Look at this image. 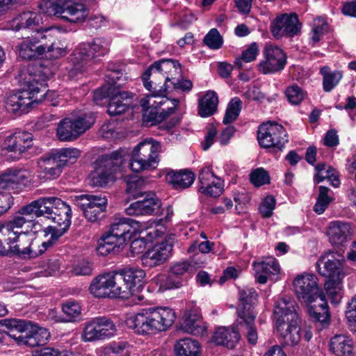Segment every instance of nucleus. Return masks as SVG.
Segmentation results:
<instances>
[{
	"instance_id": "f257e3e1",
	"label": "nucleus",
	"mask_w": 356,
	"mask_h": 356,
	"mask_svg": "<svg viewBox=\"0 0 356 356\" xmlns=\"http://www.w3.org/2000/svg\"><path fill=\"white\" fill-rule=\"evenodd\" d=\"M181 65L174 59H161L154 62L143 73L144 86L152 92V97H165L167 81L181 76Z\"/></svg>"
},
{
	"instance_id": "f03ea898",
	"label": "nucleus",
	"mask_w": 356,
	"mask_h": 356,
	"mask_svg": "<svg viewBox=\"0 0 356 356\" xmlns=\"http://www.w3.org/2000/svg\"><path fill=\"white\" fill-rule=\"evenodd\" d=\"M139 227L138 222L128 218L113 222L98 241L97 254L106 256L111 252H118L127 241L139 234Z\"/></svg>"
},
{
	"instance_id": "7ed1b4c3",
	"label": "nucleus",
	"mask_w": 356,
	"mask_h": 356,
	"mask_svg": "<svg viewBox=\"0 0 356 356\" xmlns=\"http://www.w3.org/2000/svg\"><path fill=\"white\" fill-rule=\"evenodd\" d=\"M175 318V312L168 307H153L143 309L129 318L127 324L139 334H152L166 330Z\"/></svg>"
},
{
	"instance_id": "20e7f679",
	"label": "nucleus",
	"mask_w": 356,
	"mask_h": 356,
	"mask_svg": "<svg viewBox=\"0 0 356 356\" xmlns=\"http://www.w3.org/2000/svg\"><path fill=\"white\" fill-rule=\"evenodd\" d=\"M258 294L253 288H244L239 290V305L237 309L238 325L249 343L255 345L258 339L257 329L255 325L257 314L254 311L257 303Z\"/></svg>"
},
{
	"instance_id": "39448f33",
	"label": "nucleus",
	"mask_w": 356,
	"mask_h": 356,
	"mask_svg": "<svg viewBox=\"0 0 356 356\" xmlns=\"http://www.w3.org/2000/svg\"><path fill=\"white\" fill-rule=\"evenodd\" d=\"M112 291L111 298L127 299L134 296L141 286L145 277V271L138 267H124L110 272Z\"/></svg>"
},
{
	"instance_id": "423d86ee",
	"label": "nucleus",
	"mask_w": 356,
	"mask_h": 356,
	"mask_svg": "<svg viewBox=\"0 0 356 356\" xmlns=\"http://www.w3.org/2000/svg\"><path fill=\"white\" fill-rule=\"evenodd\" d=\"M47 203L52 204L51 202H45L38 203V207L42 213V216L52 219L56 224V226H49L44 229L46 235L50 234L51 239L55 241L69 229L71 225L72 210L66 202H58L55 207L47 205Z\"/></svg>"
},
{
	"instance_id": "0eeeda50",
	"label": "nucleus",
	"mask_w": 356,
	"mask_h": 356,
	"mask_svg": "<svg viewBox=\"0 0 356 356\" xmlns=\"http://www.w3.org/2000/svg\"><path fill=\"white\" fill-rule=\"evenodd\" d=\"M5 325L18 332V335L10 334V336L19 343L33 348L43 346L50 337L47 329L33 325L30 321L20 319H5Z\"/></svg>"
},
{
	"instance_id": "6e6552de",
	"label": "nucleus",
	"mask_w": 356,
	"mask_h": 356,
	"mask_svg": "<svg viewBox=\"0 0 356 356\" xmlns=\"http://www.w3.org/2000/svg\"><path fill=\"white\" fill-rule=\"evenodd\" d=\"M39 8L48 16H58L71 23L81 22L87 15L83 3H72L70 0H42Z\"/></svg>"
},
{
	"instance_id": "1a4fd4ad",
	"label": "nucleus",
	"mask_w": 356,
	"mask_h": 356,
	"mask_svg": "<svg viewBox=\"0 0 356 356\" xmlns=\"http://www.w3.org/2000/svg\"><path fill=\"white\" fill-rule=\"evenodd\" d=\"M122 156L118 151L99 156L93 163L94 170L88 177V184L92 186L103 187L113 179V175L120 170Z\"/></svg>"
},
{
	"instance_id": "9d476101",
	"label": "nucleus",
	"mask_w": 356,
	"mask_h": 356,
	"mask_svg": "<svg viewBox=\"0 0 356 356\" xmlns=\"http://www.w3.org/2000/svg\"><path fill=\"white\" fill-rule=\"evenodd\" d=\"M161 145L152 138L146 139L138 144L132 151L130 168L132 171H140L156 168L159 163Z\"/></svg>"
},
{
	"instance_id": "9b49d317",
	"label": "nucleus",
	"mask_w": 356,
	"mask_h": 356,
	"mask_svg": "<svg viewBox=\"0 0 356 356\" xmlns=\"http://www.w3.org/2000/svg\"><path fill=\"white\" fill-rule=\"evenodd\" d=\"M131 98L132 95L128 92L108 85L102 86L93 94V100L97 104H102L103 100L108 99L107 111L111 116L126 112L129 108Z\"/></svg>"
},
{
	"instance_id": "f8f14e48",
	"label": "nucleus",
	"mask_w": 356,
	"mask_h": 356,
	"mask_svg": "<svg viewBox=\"0 0 356 356\" xmlns=\"http://www.w3.org/2000/svg\"><path fill=\"white\" fill-rule=\"evenodd\" d=\"M92 113L81 114L76 118H66L57 126L56 136L60 141H74L95 123Z\"/></svg>"
},
{
	"instance_id": "ddd939ff",
	"label": "nucleus",
	"mask_w": 356,
	"mask_h": 356,
	"mask_svg": "<svg viewBox=\"0 0 356 356\" xmlns=\"http://www.w3.org/2000/svg\"><path fill=\"white\" fill-rule=\"evenodd\" d=\"M259 145L272 149L274 152L282 151L288 143V134L284 127L275 122L261 124L257 131Z\"/></svg>"
},
{
	"instance_id": "4468645a",
	"label": "nucleus",
	"mask_w": 356,
	"mask_h": 356,
	"mask_svg": "<svg viewBox=\"0 0 356 356\" xmlns=\"http://www.w3.org/2000/svg\"><path fill=\"white\" fill-rule=\"evenodd\" d=\"M298 308L296 301L287 296H283L275 302L273 317L277 332L288 329L296 323H301Z\"/></svg>"
},
{
	"instance_id": "2eb2a0df",
	"label": "nucleus",
	"mask_w": 356,
	"mask_h": 356,
	"mask_svg": "<svg viewBox=\"0 0 356 356\" xmlns=\"http://www.w3.org/2000/svg\"><path fill=\"white\" fill-rule=\"evenodd\" d=\"M35 76L29 74L22 83L23 88L17 93L10 95L5 102L6 108L10 113L21 115L29 111L30 107L35 104L34 95L31 88Z\"/></svg>"
},
{
	"instance_id": "dca6fc26",
	"label": "nucleus",
	"mask_w": 356,
	"mask_h": 356,
	"mask_svg": "<svg viewBox=\"0 0 356 356\" xmlns=\"http://www.w3.org/2000/svg\"><path fill=\"white\" fill-rule=\"evenodd\" d=\"M26 170L10 168L0 174V200H14L15 197L26 186L28 180Z\"/></svg>"
},
{
	"instance_id": "f3484780",
	"label": "nucleus",
	"mask_w": 356,
	"mask_h": 356,
	"mask_svg": "<svg viewBox=\"0 0 356 356\" xmlns=\"http://www.w3.org/2000/svg\"><path fill=\"white\" fill-rule=\"evenodd\" d=\"M116 330V326L111 318L98 316L86 323L83 338L85 341L103 340L113 336Z\"/></svg>"
},
{
	"instance_id": "a211bd4d",
	"label": "nucleus",
	"mask_w": 356,
	"mask_h": 356,
	"mask_svg": "<svg viewBox=\"0 0 356 356\" xmlns=\"http://www.w3.org/2000/svg\"><path fill=\"white\" fill-rule=\"evenodd\" d=\"M174 243V237L168 236L154 245L141 256L142 265L152 268L165 263L172 254Z\"/></svg>"
},
{
	"instance_id": "6ab92c4d",
	"label": "nucleus",
	"mask_w": 356,
	"mask_h": 356,
	"mask_svg": "<svg viewBox=\"0 0 356 356\" xmlns=\"http://www.w3.org/2000/svg\"><path fill=\"white\" fill-rule=\"evenodd\" d=\"M301 24L296 13H284L275 17L270 24V32L276 39L292 38L300 32Z\"/></svg>"
},
{
	"instance_id": "aec40b11",
	"label": "nucleus",
	"mask_w": 356,
	"mask_h": 356,
	"mask_svg": "<svg viewBox=\"0 0 356 356\" xmlns=\"http://www.w3.org/2000/svg\"><path fill=\"white\" fill-rule=\"evenodd\" d=\"M264 60L258 65V70L264 74L282 70L286 63V56L277 46L266 44L264 49Z\"/></svg>"
},
{
	"instance_id": "412c9836",
	"label": "nucleus",
	"mask_w": 356,
	"mask_h": 356,
	"mask_svg": "<svg viewBox=\"0 0 356 356\" xmlns=\"http://www.w3.org/2000/svg\"><path fill=\"white\" fill-rule=\"evenodd\" d=\"M38 240L26 232H19L15 243L8 248V256L16 255L21 259H33L41 255V250H36Z\"/></svg>"
},
{
	"instance_id": "4be33fe9",
	"label": "nucleus",
	"mask_w": 356,
	"mask_h": 356,
	"mask_svg": "<svg viewBox=\"0 0 356 356\" xmlns=\"http://www.w3.org/2000/svg\"><path fill=\"white\" fill-rule=\"evenodd\" d=\"M47 38V35H42L41 39L28 37L24 39L17 46L16 49L19 56L25 60H33L43 58L46 56V43L42 41Z\"/></svg>"
},
{
	"instance_id": "5701e85b",
	"label": "nucleus",
	"mask_w": 356,
	"mask_h": 356,
	"mask_svg": "<svg viewBox=\"0 0 356 356\" xmlns=\"http://www.w3.org/2000/svg\"><path fill=\"white\" fill-rule=\"evenodd\" d=\"M318 278L314 274L305 273L298 275L293 281V287L300 301L308 300L316 298L318 293L322 291L317 283Z\"/></svg>"
},
{
	"instance_id": "b1692460",
	"label": "nucleus",
	"mask_w": 356,
	"mask_h": 356,
	"mask_svg": "<svg viewBox=\"0 0 356 356\" xmlns=\"http://www.w3.org/2000/svg\"><path fill=\"white\" fill-rule=\"evenodd\" d=\"M343 257L334 252H329L321 255L316 262L319 274L326 277L343 276Z\"/></svg>"
},
{
	"instance_id": "393cba45",
	"label": "nucleus",
	"mask_w": 356,
	"mask_h": 356,
	"mask_svg": "<svg viewBox=\"0 0 356 356\" xmlns=\"http://www.w3.org/2000/svg\"><path fill=\"white\" fill-rule=\"evenodd\" d=\"M173 106L168 108L165 111L159 108L164 102L163 100L160 102L154 101L152 104V107H148L144 109L143 114V119L145 122H150L151 125L156 124L164 121L170 115L175 113V109L179 104L178 99H172L171 100Z\"/></svg>"
},
{
	"instance_id": "a878e982",
	"label": "nucleus",
	"mask_w": 356,
	"mask_h": 356,
	"mask_svg": "<svg viewBox=\"0 0 356 356\" xmlns=\"http://www.w3.org/2000/svg\"><path fill=\"white\" fill-rule=\"evenodd\" d=\"M44 202H31L29 204L21 207L15 213L13 219L8 222L13 227V229L21 228L23 225L29 222L34 227L35 224L33 222V218H39L42 216V213L38 207V203H44Z\"/></svg>"
},
{
	"instance_id": "bb28decb",
	"label": "nucleus",
	"mask_w": 356,
	"mask_h": 356,
	"mask_svg": "<svg viewBox=\"0 0 356 356\" xmlns=\"http://www.w3.org/2000/svg\"><path fill=\"white\" fill-rule=\"evenodd\" d=\"M33 135L27 131L16 132L4 140V148L8 152H18L21 155L33 146Z\"/></svg>"
},
{
	"instance_id": "cd10ccee",
	"label": "nucleus",
	"mask_w": 356,
	"mask_h": 356,
	"mask_svg": "<svg viewBox=\"0 0 356 356\" xmlns=\"http://www.w3.org/2000/svg\"><path fill=\"white\" fill-rule=\"evenodd\" d=\"M237 329L230 327H220L214 332L212 339L213 341L218 346H223L232 349L239 341L241 335L239 332L244 333L239 330L237 325Z\"/></svg>"
},
{
	"instance_id": "c85d7f7f",
	"label": "nucleus",
	"mask_w": 356,
	"mask_h": 356,
	"mask_svg": "<svg viewBox=\"0 0 356 356\" xmlns=\"http://www.w3.org/2000/svg\"><path fill=\"white\" fill-rule=\"evenodd\" d=\"M301 323L292 325L282 332H278L280 337L283 339L284 345L295 346L299 343L304 334V339L309 341L312 337V333L309 330H302Z\"/></svg>"
},
{
	"instance_id": "c756f323",
	"label": "nucleus",
	"mask_w": 356,
	"mask_h": 356,
	"mask_svg": "<svg viewBox=\"0 0 356 356\" xmlns=\"http://www.w3.org/2000/svg\"><path fill=\"white\" fill-rule=\"evenodd\" d=\"M213 177V172L209 168L202 170L199 174V181L201 186L199 187L198 191L207 197L217 198L222 194L223 186L221 183L218 182L210 184L208 181Z\"/></svg>"
},
{
	"instance_id": "7c9ffc66",
	"label": "nucleus",
	"mask_w": 356,
	"mask_h": 356,
	"mask_svg": "<svg viewBox=\"0 0 356 356\" xmlns=\"http://www.w3.org/2000/svg\"><path fill=\"white\" fill-rule=\"evenodd\" d=\"M330 349L336 356H353V341L346 334H336L330 341Z\"/></svg>"
},
{
	"instance_id": "2f4dec72",
	"label": "nucleus",
	"mask_w": 356,
	"mask_h": 356,
	"mask_svg": "<svg viewBox=\"0 0 356 356\" xmlns=\"http://www.w3.org/2000/svg\"><path fill=\"white\" fill-rule=\"evenodd\" d=\"M195 177V174L188 170H172L167 174L166 181L174 189L180 190L189 187Z\"/></svg>"
},
{
	"instance_id": "473e14b6",
	"label": "nucleus",
	"mask_w": 356,
	"mask_h": 356,
	"mask_svg": "<svg viewBox=\"0 0 356 356\" xmlns=\"http://www.w3.org/2000/svg\"><path fill=\"white\" fill-rule=\"evenodd\" d=\"M79 49L82 53H86L85 58L90 60L106 55L109 50V43L104 38H96L92 42L83 44Z\"/></svg>"
},
{
	"instance_id": "72a5a7b5",
	"label": "nucleus",
	"mask_w": 356,
	"mask_h": 356,
	"mask_svg": "<svg viewBox=\"0 0 356 356\" xmlns=\"http://www.w3.org/2000/svg\"><path fill=\"white\" fill-rule=\"evenodd\" d=\"M89 290L96 298H111L112 285L110 272L95 277L90 283Z\"/></svg>"
},
{
	"instance_id": "f704fd0d",
	"label": "nucleus",
	"mask_w": 356,
	"mask_h": 356,
	"mask_svg": "<svg viewBox=\"0 0 356 356\" xmlns=\"http://www.w3.org/2000/svg\"><path fill=\"white\" fill-rule=\"evenodd\" d=\"M350 227L348 222L333 221L330 223L327 234L332 244H343L350 234Z\"/></svg>"
},
{
	"instance_id": "c9c22d12",
	"label": "nucleus",
	"mask_w": 356,
	"mask_h": 356,
	"mask_svg": "<svg viewBox=\"0 0 356 356\" xmlns=\"http://www.w3.org/2000/svg\"><path fill=\"white\" fill-rule=\"evenodd\" d=\"M15 29H38L42 24V18L39 13L32 11H25L20 13L15 19Z\"/></svg>"
},
{
	"instance_id": "e433bc0d",
	"label": "nucleus",
	"mask_w": 356,
	"mask_h": 356,
	"mask_svg": "<svg viewBox=\"0 0 356 356\" xmlns=\"http://www.w3.org/2000/svg\"><path fill=\"white\" fill-rule=\"evenodd\" d=\"M181 329L187 333L193 335H200L206 330L203 325L201 316L193 312H189L184 314L180 325Z\"/></svg>"
},
{
	"instance_id": "4c0bfd02",
	"label": "nucleus",
	"mask_w": 356,
	"mask_h": 356,
	"mask_svg": "<svg viewBox=\"0 0 356 356\" xmlns=\"http://www.w3.org/2000/svg\"><path fill=\"white\" fill-rule=\"evenodd\" d=\"M218 104L217 93L209 90L199 100L198 114L202 118L211 116L216 112Z\"/></svg>"
},
{
	"instance_id": "58836bf2",
	"label": "nucleus",
	"mask_w": 356,
	"mask_h": 356,
	"mask_svg": "<svg viewBox=\"0 0 356 356\" xmlns=\"http://www.w3.org/2000/svg\"><path fill=\"white\" fill-rule=\"evenodd\" d=\"M84 54L86 53H82L78 48L67 58L65 69L70 78L76 76L84 70L86 62L88 60L87 58H85Z\"/></svg>"
},
{
	"instance_id": "ea45409f",
	"label": "nucleus",
	"mask_w": 356,
	"mask_h": 356,
	"mask_svg": "<svg viewBox=\"0 0 356 356\" xmlns=\"http://www.w3.org/2000/svg\"><path fill=\"white\" fill-rule=\"evenodd\" d=\"M317 301L318 306L316 308L311 307V309H307V313L313 321L320 323L325 327L329 325L330 319L328 305L325 298H320Z\"/></svg>"
},
{
	"instance_id": "a19ab883",
	"label": "nucleus",
	"mask_w": 356,
	"mask_h": 356,
	"mask_svg": "<svg viewBox=\"0 0 356 356\" xmlns=\"http://www.w3.org/2000/svg\"><path fill=\"white\" fill-rule=\"evenodd\" d=\"M142 183V181L139 179L134 180H129L127 182L126 192L129 195L127 200L130 199H138L143 198L142 200H159V198L156 196L154 191H143L138 188L139 186Z\"/></svg>"
},
{
	"instance_id": "79ce46f5",
	"label": "nucleus",
	"mask_w": 356,
	"mask_h": 356,
	"mask_svg": "<svg viewBox=\"0 0 356 356\" xmlns=\"http://www.w3.org/2000/svg\"><path fill=\"white\" fill-rule=\"evenodd\" d=\"M175 356H200L199 343L190 338L180 339L175 346Z\"/></svg>"
},
{
	"instance_id": "37998d69",
	"label": "nucleus",
	"mask_w": 356,
	"mask_h": 356,
	"mask_svg": "<svg viewBox=\"0 0 356 356\" xmlns=\"http://www.w3.org/2000/svg\"><path fill=\"white\" fill-rule=\"evenodd\" d=\"M47 85L40 82L38 79L35 78V81H33V86L31 88L32 92L34 95V100L36 104L45 100L49 102H52V105L55 106L56 104L54 102V100L58 97V95L55 91H50L47 89Z\"/></svg>"
},
{
	"instance_id": "c03bdc74",
	"label": "nucleus",
	"mask_w": 356,
	"mask_h": 356,
	"mask_svg": "<svg viewBox=\"0 0 356 356\" xmlns=\"http://www.w3.org/2000/svg\"><path fill=\"white\" fill-rule=\"evenodd\" d=\"M320 73L323 76V88L327 92L335 88L343 77L341 71L330 72L328 66L321 67Z\"/></svg>"
},
{
	"instance_id": "a18cd8bd",
	"label": "nucleus",
	"mask_w": 356,
	"mask_h": 356,
	"mask_svg": "<svg viewBox=\"0 0 356 356\" xmlns=\"http://www.w3.org/2000/svg\"><path fill=\"white\" fill-rule=\"evenodd\" d=\"M106 203L107 202H103V203L89 202L86 204H82L81 209L89 221L95 222L102 218L103 213L106 211Z\"/></svg>"
},
{
	"instance_id": "49530a36",
	"label": "nucleus",
	"mask_w": 356,
	"mask_h": 356,
	"mask_svg": "<svg viewBox=\"0 0 356 356\" xmlns=\"http://www.w3.org/2000/svg\"><path fill=\"white\" fill-rule=\"evenodd\" d=\"M154 282L159 286L160 291L174 289L181 286V280L172 274L159 275L155 277Z\"/></svg>"
},
{
	"instance_id": "de8ad7c7",
	"label": "nucleus",
	"mask_w": 356,
	"mask_h": 356,
	"mask_svg": "<svg viewBox=\"0 0 356 356\" xmlns=\"http://www.w3.org/2000/svg\"><path fill=\"white\" fill-rule=\"evenodd\" d=\"M242 101L238 97L232 98L227 104L222 122L229 124L234 122L238 117L242 108Z\"/></svg>"
},
{
	"instance_id": "09e8293b",
	"label": "nucleus",
	"mask_w": 356,
	"mask_h": 356,
	"mask_svg": "<svg viewBox=\"0 0 356 356\" xmlns=\"http://www.w3.org/2000/svg\"><path fill=\"white\" fill-rule=\"evenodd\" d=\"M150 202H134L126 209V213L129 216L150 215L155 213V209L152 208Z\"/></svg>"
},
{
	"instance_id": "8fccbe9b",
	"label": "nucleus",
	"mask_w": 356,
	"mask_h": 356,
	"mask_svg": "<svg viewBox=\"0 0 356 356\" xmlns=\"http://www.w3.org/2000/svg\"><path fill=\"white\" fill-rule=\"evenodd\" d=\"M257 273H268L275 275L280 272V266L275 258H268L265 261L259 263H254Z\"/></svg>"
},
{
	"instance_id": "3c124183",
	"label": "nucleus",
	"mask_w": 356,
	"mask_h": 356,
	"mask_svg": "<svg viewBox=\"0 0 356 356\" xmlns=\"http://www.w3.org/2000/svg\"><path fill=\"white\" fill-rule=\"evenodd\" d=\"M329 31V26L326 19L322 17L315 19L312 29L313 35L312 40L314 44L317 43L321 38Z\"/></svg>"
},
{
	"instance_id": "603ef678",
	"label": "nucleus",
	"mask_w": 356,
	"mask_h": 356,
	"mask_svg": "<svg viewBox=\"0 0 356 356\" xmlns=\"http://www.w3.org/2000/svg\"><path fill=\"white\" fill-rule=\"evenodd\" d=\"M250 181L256 187H260L270 182V177L267 170L263 168L253 170L250 174Z\"/></svg>"
},
{
	"instance_id": "864d4df0",
	"label": "nucleus",
	"mask_w": 356,
	"mask_h": 356,
	"mask_svg": "<svg viewBox=\"0 0 356 356\" xmlns=\"http://www.w3.org/2000/svg\"><path fill=\"white\" fill-rule=\"evenodd\" d=\"M63 313L66 315V318L63 320L65 322L75 321L80 317L81 308L79 304L74 301H68L63 305Z\"/></svg>"
},
{
	"instance_id": "5fc2aeb1",
	"label": "nucleus",
	"mask_w": 356,
	"mask_h": 356,
	"mask_svg": "<svg viewBox=\"0 0 356 356\" xmlns=\"http://www.w3.org/2000/svg\"><path fill=\"white\" fill-rule=\"evenodd\" d=\"M343 276L327 277V280L324 284L326 293L332 298H337L341 291V281Z\"/></svg>"
},
{
	"instance_id": "6e6d98bb",
	"label": "nucleus",
	"mask_w": 356,
	"mask_h": 356,
	"mask_svg": "<svg viewBox=\"0 0 356 356\" xmlns=\"http://www.w3.org/2000/svg\"><path fill=\"white\" fill-rule=\"evenodd\" d=\"M56 151L60 157V162L63 163V166L75 163L81 155V152L76 148H62Z\"/></svg>"
},
{
	"instance_id": "4d7b16f0",
	"label": "nucleus",
	"mask_w": 356,
	"mask_h": 356,
	"mask_svg": "<svg viewBox=\"0 0 356 356\" xmlns=\"http://www.w3.org/2000/svg\"><path fill=\"white\" fill-rule=\"evenodd\" d=\"M203 42L211 49H218L222 45L223 39L218 29L213 28L204 36Z\"/></svg>"
},
{
	"instance_id": "13d9d810",
	"label": "nucleus",
	"mask_w": 356,
	"mask_h": 356,
	"mask_svg": "<svg viewBox=\"0 0 356 356\" xmlns=\"http://www.w3.org/2000/svg\"><path fill=\"white\" fill-rule=\"evenodd\" d=\"M19 234V232L13 229V227L8 223L0 225V240L1 242L3 241L6 242L8 247L10 244L13 245L15 243Z\"/></svg>"
},
{
	"instance_id": "bf43d9fd",
	"label": "nucleus",
	"mask_w": 356,
	"mask_h": 356,
	"mask_svg": "<svg viewBox=\"0 0 356 356\" xmlns=\"http://www.w3.org/2000/svg\"><path fill=\"white\" fill-rule=\"evenodd\" d=\"M152 208L155 209V213L150 215H155L160 217L161 220H170L173 216V210L170 205L163 206L161 202H151Z\"/></svg>"
},
{
	"instance_id": "052dcab7",
	"label": "nucleus",
	"mask_w": 356,
	"mask_h": 356,
	"mask_svg": "<svg viewBox=\"0 0 356 356\" xmlns=\"http://www.w3.org/2000/svg\"><path fill=\"white\" fill-rule=\"evenodd\" d=\"M60 158L56 150H53L40 157L39 164L40 167L51 166L63 168V163L60 162Z\"/></svg>"
},
{
	"instance_id": "680f3d73",
	"label": "nucleus",
	"mask_w": 356,
	"mask_h": 356,
	"mask_svg": "<svg viewBox=\"0 0 356 356\" xmlns=\"http://www.w3.org/2000/svg\"><path fill=\"white\" fill-rule=\"evenodd\" d=\"M325 179H328L334 187H337L340 184L338 175H336V170L331 166H328L324 172L316 174L314 176V181L316 184L323 181Z\"/></svg>"
},
{
	"instance_id": "e2e57ef3",
	"label": "nucleus",
	"mask_w": 356,
	"mask_h": 356,
	"mask_svg": "<svg viewBox=\"0 0 356 356\" xmlns=\"http://www.w3.org/2000/svg\"><path fill=\"white\" fill-rule=\"evenodd\" d=\"M46 51L44 57L50 59H58L65 56L67 53L66 47H60L56 42L46 43Z\"/></svg>"
},
{
	"instance_id": "0e129e2a",
	"label": "nucleus",
	"mask_w": 356,
	"mask_h": 356,
	"mask_svg": "<svg viewBox=\"0 0 356 356\" xmlns=\"http://www.w3.org/2000/svg\"><path fill=\"white\" fill-rule=\"evenodd\" d=\"M286 97L292 104H299L303 99V91L300 87L297 85H293L288 87L285 91Z\"/></svg>"
},
{
	"instance_id": "69168bd1",
	"label": "nucleus",
	"mask_w": 356,
	"mask_h": 356,
	"mask_svg": "<svg viewBox=\"0 0 356 356\" xmlns=\"http://www.w3.org/2000/svg\"><path fill=\"white\" fill-rule=\"evenodd\" d=\"M258 52V45L256 42H253L247 49L243 51L241 54L242 59L246 63L252 62L256 59Z\"/></svg>"
},
{
	"instance_id": "338daca9",
	"label": "nucleus",
	"mask_w": 356,
	"mask_h": 356,
	"mask_svg": "<svg viewBox=\"0 0 356 356\" xmlns=\"http://www.w3.org/2000/svg\"><path fill=\"white\" fill-rule=\"evenodd\" d=\"M276 202H261L259 206V211L263 218H270L275 208Z\"/></svg>"
},
{
	"instance_id": "774afa93",
	"label": "nucleus",
	"mask_w": 356,
	"mask_h": 356,
	"mask_svg": "<svg viewBox=\"0 0 356 356\" xmlns=\"http://www.w3.org/2000/svg\"><path fill=\"white\" fill-rule=\"evenodd\" d=\"M74 273L76 275H89L92 273V266L88 261H81L74 267Z\"/></svg>"
}]
</instances>
